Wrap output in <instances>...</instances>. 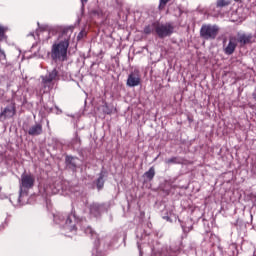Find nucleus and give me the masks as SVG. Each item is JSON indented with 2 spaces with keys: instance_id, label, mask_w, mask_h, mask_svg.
<instances>
[{
  "instance_id": "6e6552de",
  "label": "nucleus",
  "mask_w": 256,
  "mask_h": 256,
  "mask_svg": "<svg viewBox=\"0 0 256 256\" xmlns=\"http://www.w3.org/2000/svg\"><path fill=\"white\" fill-rule=\"evenodd\" d=\"M235 49H237V36H230L229 43L224 48L225 55H233L235 53Z\"/></svg>"
},
{
  "instance_id": "423d86ee",
  "label": "nucleus",
  "mask_w": 256,
  "mask_h": 256,
  "mask_svg": "<svg viewBox=\"0 0 256 256\" xmlns=\"http://www.w3.org/2000/svg\"><path fill=\"white\" fill-rule=\"evenodd\" d=\"M236 39L240 47H245V45L253 43V34L238 33Z\"/></svg>"
},
{
  "instance_id": "ddd939ff",
  "label": "nucleus",
  "mask_w": 256,
  "mask_h": 256,
  "mask_svg": "<svg viewBox=\"0 0 256 256\" xmlns=\"http://www.w3.org/2000/svg\"><path fill=\"white\" fill-rule=\"evenodd\" d=\"M101 209H103V204L93 203L90 205V213H92V215H99Z\"/></svg>"
},
{
  "instance_id": "20e7f679",
  "label": "nucleus",
  "mask_w": 256,
  "mask_h": 256,
  "mask_svg": "<svg viewBox=\"0 0 256 256\" xmlns=\"http://www.w3.org/2000/svg\"><path fill=\"white\" fill-rule=\"evenodd\" d=\"M35 187V176L33 174H22L20 180V194Z\"/></svg>"
},
{
  "instance_id": "c756f323",
  "label": "nucleus",
  "mask_w": 256,
  "mask_h": 256,
  "mask_svg": "<svg viewBox=\"0 0 256 256\" xmlns=\"http://www.w3.org/2000/svg\"><path fill=\"white\" fill-rule=\"evenodd\" d=\"M1 189H2V188H1V186H0V192H1Z\"/></svg>"
},
{
  "instance_id": "f8f14e48",
  "label": "nucleus",
  "mask_w": 256,
  "mask_h": 256,
  "mask_svg": "<svg viewBox=\"0 0 256 256\" xmlns=\"http://www.w3.org/2000/svg\"><path fill=\"white\" fill-rule=\"evenodd\" d=\"M96 187L98 189V191H101V189H103V187H105V172H100L99 173V177L96 180Z\"/></svg>"
},
{
  "instance_id": "f257e3e1",
  "label": "nucleus",
  "mask_w": 256,
  "mask_h": 256,
  "mask_svg": "<svg viewBox=\"0 0 256 256\" xmlns=\"http://www.w3.org/2000/svg\"><path fill=\"white\" fill-rule=\"evenodd\" d=\"M69 49V40H63L53 44L51 49L52 61H67V50Z\"/></svg>"
},
{
  "instance_id": "4468645a",
  "label": "nucleus",
  "mask_w": 256,
  "mask_h": 256,
  "mask_svg": "<svg viewBox=\"0 0 256 256\" xmlns=\"http://www.w3.org/2000/svg\"><path fill=\"white\" fill-rule=\"evenodd\" d=\"M155 27H157V23H152L151 25L145 26L143 32L145 35H151V33H155Z\"/></svg>"
},
{
  "instance_id": "f03ea898",
  "label": "nucleus",
  "mask_w": 256,
  "mask_h": 256,
  "mask_svg": "<svg viewBox=\"0 0 256 256\" xmlns=\"http://www.w3.org/2000/svg\"><path fill=\"white\" fill-rule=\"evenodd\" d=\"M221 28L217 25L203 24L200 29V37L205 41H215Z\"/></svg>"
},
{
  "instance_id": "393cba45",
  "label": "nucleus",
  "mask_w": 256,
  "mask_h": 256,
  "mask_svg": "<svg viewBox=\"0 0 256 256\" xmlns=\"http://www.w3.org/2000/svg\"><path fill=\"white\" fill-rule=\"evenodd\" d=\"M76 141H78V143H81V138L77 134H76Z\"/></svg>"
},
{
  "instance_id": "1a4fd4ad",
  "label": "nucleus",
  "mask_w": 256,
  "mask_h": 256,
  "mask_svg": "<svg viewBox=\"0 0 256 256\" xmlns=\"http://www.w3.org/2000/svg\"><path fill=\"white\" fill-rule=\"evenodd\" d=\"M53 81H59V70H57V68H54L44 78H42V83L44 85H48V83H53Z\"/></svg>"
},
{
  "instance_id": "dca6fc26",
  "label": "nucleus",
  "mask_w": 256,
  "mask_h": 256,
  "mask_svg": "<svg viewBox=\"0 0 256 256\" xmlns=\"http://www.w3.org/2000/svg\"><path fill=\"white\" fill-rule=\"evenodd\" d=\"M144 177H146V179H148L149 181H153L155 177V167H150V169L144 173Z\"/></svg>"
},
{
  "instance_id": "cd10ccee",
  "label": "nucleus",
  "mask_w": 256,
  "mask_h": 256,
  "mask_svg": "<svg viewBox=\"0 0 256 256\" xmlns=\"http://www.w3.org/2000/svg\"><path fill=\"white\" fill-rule=\"evenodd\" d=\"M73 229H74L75 231H77V227L73 226Z\"/></svg>"
},
{
  "instance_id": "6ab92c4d",
  "label": "nucleus",
  "mask_w": 256,
  "mask_h": 256,
  "mask_svg": "<svg viewBox=\"0 0 256 256\" xmlns=\"http://www.w3.org/2000/svg\"><path fill=\"white\" fill-rule=\"evenodd\" d=\"M85 234L90 235V237L97 239V233H95V231H93V228L91 227H87L85 229Z\"/></svg>"
},
{
  "instance_id": "7ed1b4c3",
  "label": "nucleus",
  "mask_w": 256,
  "mask_h": 256,
  "mask_svg": "<svg viewBox=\"0 0 256 256\" xmlns=\"http://www.w3.org/2000/svg\"><path fill=\"white\" fill-rule=\"evenodd\" d=\"M175 32V26L171 22L165 24L156 23L155 33L159 39H165V37H171Z\"/></svg>"
},
{
  "instance_id": "aec40b11",
  "label": "nucleus",
  "mask_w": 256,
  "mask_h": 256,
  "mask_svg": "<svg viewBox=\"0 0 256 256\" xmlns=\"http://www.w3.org/2000/svg\"><path fill=\"white\" fill-rule=\"evenodd\" d=\"M171 0H159L158 9L159 11L165 10V7H167V3H169Z\"/></svg>"
},
{
  "instance_id": "9d476101",
  "label": "nucleus",
  "mask_w": 256,
  "mask_h": 256,
  "mask_svg": "<svg viewBox=\"0 0 256 256\" xmlns=\"http://www.w3.org/2000/svg\"><path fill=\"white\" fill-rule=\"evenodd\" d=\"M28 135L31 137H39V135H43V124L36 123L30 126L28 129Z\"/></svg>"
},
{
  "instance_id": "a211bd4d",
  "label": "nucleus",
  "mask_w": 256,
  "mask_h": 256,
  "mask_svg": "<svg viewBox=\"0 0 256 256\" xmlns=\"http://www.w3.org/2000/svg\"><path fill=\"white\" fill-rule=\"evenodd\" d=\"M7 30H8L7 27L0 25V43L5 41V39H7V35H6Z\"/></svg>"
},
{
  "instance_id": "b1692460",
  "label": "nucleus",
  "mask_w": 256,
  "mask_h": 256,
  "mask_svg": "<svg viewBox=\"0 0 256 256\" xmlns=\"http://www.w3.org/2000/svg\"><path fill=\"white\" fill-rule=\"evenodd\" d=\"M253 204L256 206V195H252L251 197Z\"/></svg>"
},
{
  "instance_id": "7c9ffc66",
  "label": "nucleus",
  "mask_w": 256,
  "mask_h": 256,
  "mask_svg": "<svg viewBox=\"0 0 256 256\" xmlns=\"http://www.w3.org/2000/svg\"><path fill=\"white\" fill-rule=\"evenodd\" d=\"M0 85H1V80H0Z\"/></svg>"
},
{
  "instance_id": "39448f33",
  "label": "nucleus",
  "mask_w": 256,
  "mask_h": 256,
  "mask_svg": "<svg viewBox=\"0 0 256 256\" xmlns=\"http://www.w3.org/2000/svg\"><path fill=\"white\" fill-rule=\"evenodd\" d=\"M17 114V107L15 106V103H11L10 105L6 106L0 113V119H12V117H15Z\"/></svg>"
},
{
  "instance_id": "412c9836",
  "label": "nucleus",
  "mask_w": 256,
  "mask_h": 256,
  "mask_svg": "<svg viewBox=\"0 0 256 256\" xmlns=\"http://www.w3.org/2000/svg\"><path fill=\"white\" fill-rule=\"evenodd\" d=\"M7 56L5 55V51L0 48V61H5Z\"/></svg>"
},
{
  "instance_id": "4be33fe9",
  "label": "nucleus",
  "mask_w": 256,
  "mask_h": 256,
  "mask_svg": "<svg viewBox=\"0 0 256 256\" xmlns=\"http://www.w3.org/2000/svg\"><path fill=\"white\" fill-rule=\"evenodd\" d=\"M85 35V32L81 31L78 36H77V39L78 41H81V39H83V36Z\"/></svg>"
},
{
  "instance_id": "5701e85b",
  "label": "nucleus",
  "mask_w": 256,
  "mask_h": 256,
  "mask_svg": "<svg viewBox=\"0 0 256 256\" xmlns=\"http://www.w3.org/2000/svg\"><path fill=\"white\" fill-rule=\"evenodd\" d=\"M73 223V220L71 219V216H68L66 219V225H71Z\"/></svg>"
},
{
  "instance_id": "f3484780",
  "label": "nucleus",
  "mask_w": 256,
  "mask_h": 256,
  "mask_svg": "<svg viewBox=\"0 0 256 256\" xmlns=\"http://www.w3.org/2000/svg\"><path fill=\"white\" fill-rule=\"evenodd\" d=\"M228 5H231V1L229 0H217L216 2V7H218V9L228 7Z\"/></svg>"
},
{
  "instance_id": "c85d7f7f",
  "label": "nucleus",
  "mask_w": 256,
  "mask_h": 256,
  "mask_svg": "<svg viewBox=\"0 0 256 256\" xmlns=\"http://www.w3.org/2000/svg\"><path fill=\"white\" fill-rule=\"evenodd\" d=\"M140 256H143V253H142V252H140Z\"/></svg>"
},
{
  "instance_id": "0eeeda50",
  "label": "nucleus",
  "mask_w": 256,
  "mask_h": 256,
  "mask_svg": "<svg viewBox=\"0 0 256 256\" xmlns=\"http://www.w3.org/2000/svg\"><path fill=\"white\" fill-rule=\"evenodd\" d=\"M127 87H139L141 85V76L139 73L132 72L128 75Z\"/></svg>"
},
{
  "instance_id": "bb28decb",
  "label": "nucleus",
  "mask_w": 256,
  "mask_h": 256,
  "mask_svg": "<svg viewBox=\"0 0 256 256\" xmlns=\"http://www.w3.org/2000/svg\"><path fill=\"white\" fill-rule=\"evenodd\" d=\"M107 115H111V111H105Z\"/></svg>"
},
{
  "instance_id": "9b49d317",
  "label": "nucleus",
  "mask_w": 256,
  "mask_h": 256,
  "mask_svg": "<svg viewBox=\"0 0 256 256\" xmlns=\"http://www.w3.org/2000/svg\"><path fill=\"white\" fill-rule=\"evenodd\" d=\"M77 161H79V158H77V157L66 156V158H65L66 167H68V169H71V171H76L77 170Z\"/></svg>"
},
{
  "instance_id": "a878e982",
  "label": "nucleus",
  "mask_w": 256,
  "mask_h": 256,
  "mask_svg": "<svg viewBox=\"0 0 256 256\" xmlns=\"http://www.w3.org/2000/svg\"><path fill=\"white\" fill-rule=\"evenodd\" d=\"M89 0H81L82 5H85V3H88Z\"/></svg>"
},
{
  "instance_id": "2eb2a0df",
  "label": "nucleus",
  "mask_w": 256,
  "mask_h": 256,
  "mask_svg": "<svg viewBox=\"0 0 256 256\" xmlns=\"http://www.w3.org/2000/svg\"><path fill=\"white\" fill-rule=\"evenodd\" d=\"M165 163L167 165H181V164H183V161H181V159H179V157H172L170 159H167L165 161Z\"/></svg>"
}]
</instances>
